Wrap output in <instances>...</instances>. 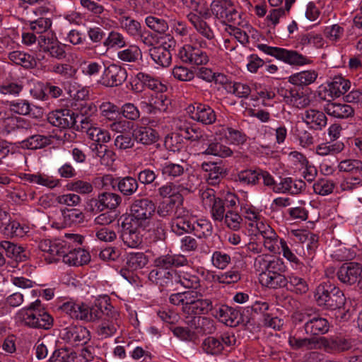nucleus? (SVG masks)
<instances>
[{
	"label": "nucleus",
	"mask_w": 362,
	"mask_h": 362,
	"mask_svg": "<svg viewBox=\"0 0 362 362\" xmlns=\"http://www.w3.org/2000/svg\"><path fill=\"white\" fill-rule=\"evenodd\" d=\"M39 249L47 253L45 259L49 263L62 260L69 266H81L90 259L89 253L81 247H74L71 243L64 240H42L39 243Z\"/></svg>",
	"instance_id": "nucleus-1"
},
{
	"label": "nucleus",
	"mask_w": 362,
	"mask_h": 362,
	"mask_svg": "<svg viewBox=\"0 0 362 362\" xmlns=\"http://www.w3.org/2000/svg\"><path fill=\"white\" fill-rule=\"evenodd\" d=\"M314 297L317 305L327 310H340L346 303L342 291L331 284H320L315 289Z\"/></svg>",
	"instance_id": "nucleus-2"
},
{
	"label": "nucleus",
	"mask_w": 362,
	"mask_h": 362,
	"mask_svg": "<svg viewBox=\"0 0 362 362\" xmlns=\"http://www.w3.org/2000/svg\"><path fill=\"white\" fill-rule=\"evenodd\" d=\"M203 301L206 302L204 307L200 312H194L193 314H187L185 317L189 327L193 329L192 332L197 334L204 335L213 333L215 329L214 321L207 317L202 316L208 314L213 310V302L209 298H204Z\"/></svg>",
	"instance_id": "nucleus-3"
},
{
	"label": "nucleus",
	"mask_w": 362,
	"mask_h": 362,
	"mask_svg": "<svg viewBox=\"0 0 362 362\" xmlns=\"http://www.w3.org/2000/svg\"><path fill=\"white\" fill-rule=\"evenodd\" d=\"M202 294L200 292L189 291L173 293L169 298L170 303L181 306V310L185 316L187 314H193L194 312H200L206 305V302L203 301Z\"/></svg>",
	"instance_id": "nucleus-4"
},
{
	"label": "nucleus",
	"mask_w": 362,
	"mask_h": 362,
	"mask_svg": "<svg viewBox=\"0 0 362 362\" xmlns=\"http://www.w3.org/2000/svg\"><path fill=\"white\" fill-rule=\"evenodd\" d=\"M286 267L281 259L272 257L267 271L259 274L260 283L271 288L284 287L288 284L287 278L283 275Z\"/></svg>",
	"instance_id": "nucleus-5"
},
{
	"label": "nucleus",
	"mask_w": 362,
	"mask_h": 362,
	"mask_svg": "<svg viewBox=\"0 0 362 362\" xmlns=\"http://www.w3.org/2000/svg\"><path fill=\"white\" fill-rule=\"evenodd\" d=\"M257 47L264 53L293 66L310 64L312 61L296 50L271 47L266 44H258Z\"/></svg>",
	"instance_id": "nucleus-6"
},
{
	"label": "nucleus",
	"mask_w": 362,
	"mask_h": 362,
	"mask_svg": "<svg viewBox=\"0 0 362 362\" xmlns=\"http://www.w3.org/2000/svg\"><path fill=\"white\" fill-rule=\"evenodd\" d=\"M156 209V204L148 198L136 199L130 206L131 221L138 227H146Z\"/></svg>",
	"instance_id": "nucleus-7"
},
{
	"label": "nucleus",
	"mask_w": 362,
	"mask_h": 362,
	"mask_svg": "<svg viewBox=\"0 0 362 362\" xmlns=\"http://www.w3.org/2000/svg\"><path fill=\"white\" fill-rule=\"evenodd\" d=\"M59 322V336L65 342L72 346H82L90 341V332L85 327L74 323L67 325L62 319Z\"/></svg>",
	"instance_id": "nucleus-8"
},
{
	"label": "nucleus",
	"mask_w": 362,
	"mask_h": 362,
	"mask_svg": "<svg viewBox=\"0 0 362 362\" xmlns=\"http://www.w3.org/2000/svg\"><path fill=\"white\" fill-rule=\"evenodd\" d=\"M185 166L173 163L171 162L165 163L161 168L163 176L170 180L178 182L177 189L178 192L188 191L189 192L193 185L189 182V175L187 173V168Z\"/></svg>",
	"instance_id": "nucleus-9"
},
{
	"label": "nucleus",
	"mask_w": 362,
	"mask_h": 362,
	"mask_svg": "<svg viewBox=\"0 0 362 362\" xmlns=\"http://www.w3.org/2000/svg\"><path fill=\"white\" fill-rule=\"evenodd\" d=\"M211 11L214 17L223 23L240 25V15L231 0H214Z\"/></svg>",
	"instance_id": "nucleus-10"
},
{
	"label": "nucleus",
	"mask_w": 362,
	"mask_h": 362,
	"mask_svg": "<svg viewBox=\"0 0 362 362\" xmlns=\"http://www.w3.org/2000/svg\"><path fill=\"white\" fill-rule=\"evenodd\" d=\"M38 45L40 49L51 57L59 60L66 57L64 46L60 43L54 33L38 36Z\"/></svg>",
	"instance_id": "nucleus-11"
},
{
	"label": "nucleus",
	"mask_w": 362,
	"mask_h": 362,
	"mask_svg": "<svg viewBox=\"0 0 362 362\" xmlns=\"http://www.w3.org/2000/svg\"><path fill=\"white\" fill-rule=\"evenodd\" d=\"M122 197L115 192L99 193L95 198L89 200L88 205L90 210L95 212H101L106 209L114 210L122 203Z\"/></svg>",
	"instance_id": "nucleus-12"
},
{
	"label": "nucleus",
	"mask_w": 362,
	"mask_h": 362,
	"mask_svg": "<svg viewBox=\"0 0 362 362\" xmlns=\"http://www.w3.org/2000/svg\"><path fill=\"white\" fill-rule=\"evenodd\" d=\"M127 73L124 68L115 64L105 67L100 83L105 87L120 86L126 81Z\"/></svg>",
	"instance_id": "nucleus-13"
},
{
	"label": "nucleus",
	"mask_w": 362,
	"mask_h": 362,
	"mask_svg": "<svg viewBox=\"0 0 362 362\" xmlns=\"http://www.w3.org/2000/svg\"><path fill=\"white\" fill-rule=\"evenodd\" d=\"M47 121L52 126L59 129L74 127L77 123V117L69 109H60L52 111L48 114Z\"/></svg>",
	"instance_id": "nucleus-14"
},
{
	"label": "nucleus",
	"mask_w": 362,
	"mask_h": 362,
	"mask_svg": "<svg viewBox=\"0 0 362 362\" xmlns=\"http://www.w3.org/2000/svg\"><path fill=\"white\" fill-rule=\"evenodd\" d=\"M187 112L191 119L203 124H212L216 120L214 110L208 105L194 103L189 105Z\"/></svg>",
	"instance_id": "nucleus-15"
},
{
	"label": "nucleus",
	"mask_w": 362,
	"mask_h": 362,
	"mask_svg": "<svg viewBox=\"0 0 362 362\" xmlns=\"http://www.w3.org/2000/svg\"><path fill=\"white\" fill-rule=\"evenodd\" d=\"M120 315L115 310L105 317L97 327V334L101 339L113 336L120 327Z\"/></svg>",
	"instance_id": "nucleus-16"
},
{
	"label": "nucleus",
	"mask_w": 362,
	"mask_h": 362,
	"mask_svg": "<svg viewBox=\"0 0 362 362\" xmlns=\"http://www.w3.org/2000/svg\"><path fill=\"white\" fill-rule=\"evenodd\" d=\"M211 315L228 326L233 327L239 323L240 311L226 305H213Z\"/></svg>",
	"instance_id": "nucleus-17"
},
{
	"label": "nucleus",
	"mask_w": 362,
	"mask_h": 362,
	"mask_svg": "<svg viewBox=\"0 0 362 362\" xmlns=\"http://www.w3.org/2000/svg\"><path fill=\"white\" fill-rule=\"evenodd\" d=\"M179 274L175 269H153L148 279L161 287H173L177 284Z\"/></svg>",
	"instance_id": "nucleus-18"
},
{
	"label": "nucleus",
	"mask_w": 362,
	"mask_h": 362,
	"mask_svg": "<svg viewBox=\"0 0 362 362\" xmlns=\"http://www.w3.org/2000/svg\"><path fill=\"white\" fill-rule=\"evenodd\" d=\"M361 272V264L351 262L343 264L338 269L337 276L342 284L352 286L357 284Z\"/></svg>",
	"instance_id": "nucleus-19"
},
{
	"label": "nucleus",
	"mask_w": 362,
	"mask_h": 362,
	"mask_svg": "<svg viewBox=\"0 0 362 362\" xmlns=\"http://www.w3.org/2000/svg\"><path fill=\"white\" fill-rule=\"evenodd\" d=\"M179 56L182 62L194 65H203L209 62V57L205 52L189 45L181 48Z\"/></svg>",
	"instance_id": "nucleus-20"
},
{
	"label": "nucleus",
	"mask_w": 362,
	"mask_h": 362,
	"mask_svg": "<svg viewBox=\"0 0 362 362\" xmlns=\"http://www.w3.org/2000/svg\"><path fill=\"white\" fill-rule=\"evenodd\" d=\"M176 129L182 138L191 141L204 143L208 141L209 136L203 130L185 122L178 121L176 124Z\"/></svg>",
	"instance_id": "nucleus-21"
},
{
	"label": "nucleus",
	"mask_w": 362,
	"mask_h": 362,
	"mask_svg": "<svg viewBox=\"0 0 362 362\" xmlns=\"http://www.w3.org/2000/svg\"><path fill=\"white\" fill-rule=\"evenodd\" d=\"M329 321L320 315H312L310 320L303 325L305 334L310 336L323 335L329 330Z\"/></svg>",
	"instance_id": "nucleus-22"
},
{
	"label": "nucleus",
	"mask_w": 362,
	"mask_h": 362,
	"mask_svg": "<svg viewBox=\"0 0 362 362\" xmlns=\"http://www.w3.org/2000/svg\"><path fill=\"white\" fill-rule=\"evenodd\" d=\"M116 309L109 303L107 298L97 299L90 307L88 306V320L86 322H94L99 319L101 320Z\"/></svg>",
	"instance_id": "nucleus-23"
},
{
	"label": "nucleus",
	"mask_w": 362,
	"mask_h": 362,
	"mask_svg": "<svg viewBox=\"0 0 362 362\" xmlns=\"http://www.w3.org/2000/svg\"><path fill=\"white\" fill-rule=\"evenodd\" d=\"M138 226L132 221L122 222L121 238L123 243L129 247H137L142 243V237L137 229Z\"/></svg>",
	"instance_id": "nucleus-24"
},
{
	"label": "nucleus",
	"mask_w": 362,
	"mask_h": 362,
	"mask_svg": "<svg viewBox=\"0 0 362 362\" xmlns=\"http://www.w3.org/2000/svg\"><path fill=\"white\" fill-rule=\"evenodd\" d=\"M187 264V259L184 255H174L169 252L161 255L153 261L154 269H173V267L185 266Z\"/></svg>",
	"instance_id": "nucleus-25"
},
{
	"label": "nucleus",
	"mask_w": 362,
	"mask_h": 362,
	"mask_svg": "<svg viewBox=\"0 0 362 362\" xmlns=\"http://www.w3.org/2000/svg\"><path fill=\"white\" fill-rule=\"evenodd\" d=\"M321 348L329 354L341 353L352 349L351 341L344 337H321Z\"/></svg>",
	"instance_id": "nucleus-26"
},
{
	"label": "nucleus",
	"mask_w": 362,
	"mask_h": 362,
	"mask_svg": "<svg viewBox=\"0 0 362 362\" xmlns=\"http://www.w3.org/2000/svg\"><path fill=\"white\" fill-rule=\"evenodd\" d=\"M59 309L72 319L82 321L88 320V305L83 303L66 301L60 305Z\"/></svg>",
	"instance_id": "nucleus-27"
},
{
	"label": "nucleus",
	"mask_w": 362,
	"mask_h": 362,
	"mask_svg": "<svg viewBox=\"0 0 362 362\" xmlns=\"http://www.w3.org/2000/svg\"><path fill=\"white\" fill-rule=\"evenodd\" d=\"M0 249L4 251L8 258L16 262H24L28 257L23 247L8 240L0 241Z\"/></svg>",
	"instance_id": "nucleus-28"
},
{
	"label": "nucleus",
	"mask_w": 362,
	"mask_h": 362,
	"mask_svg": "<svg viewBox=\"0 0 362 362\" xmlns=\"http://www.w3.org/2000/svg\"><path fill=\"white\" fill-rule=\"evenodd\" d=\"M303 120L315 130H322L327 125V118L324 112L308 109L303 114Z\"/></svg>",
	"instance_id": "nucleus-29"
},
{
	"label": "nucleus",
	"mask_w": 362,
	"mask_h": 362,
	"mask_svg": "<svg viewBox=\"0 0 362 362\" xmlns=\"http://www.w3.org/2000/svg\"><path fill=\"white\" fill-rule=\"evenodd\" d=\"M324 110L330 116L336 118L345 119L354 115V108L346 103L328 102Z\"/></svg>",
	"instance_id": "nucleus-30"
},
{
	"label": "nucleus",
	"mask_w": 362,
	"mask_h": 362,
	"mask_svg": "<svg viewBox=\"0 0 362 362\" xmlns=\"http://www.w3.org/2000/svg\"><path fill=\"white\" fill-rule=\"evenodd\" d=\"M288 344L293 349L313 350L321 349V337H305L300 338L296 336H290Z\"/></svg>",
	"instance_id": "nucleus-31"
},
{
	"label": "nucleus",
	"mask_w": 362,
	"mask_h": 362,
	"mask_svg": "<svg viewBox=\"0 0 362 362\" xmlns=\"http://www.w3.org/2000/svg\"><path fill=\"white\" fill-rule=\"evenodd\" d=\"M350 86L351 83L349 80L341 76H335L328 84V88L326 90L331 98H339L348 91Z\"/></svg>",
	"instance_id": "nucleus-32"
},
{
	"label": "nucleus",
	"mask_w": 362,
	"mask_h": 362,
	"mask_svg": "<svg viewBox=\"0 0 362 362\" xmlns=\"http://www.w3.org/2000/svg\"><path fill=\"white\" fill-rule=\"evenodd\" d=\"M134 139L144 145H151L156 142L158 134L156 130L151 127H140L133 132Z\"/></svg>",
	"instance_id": "nucleus-33"
},
{
	"label": "nucleus",
	"mask_w": 362,
	"mask_h": 362,
	"mask_svg": "<svg viewBox=\"0 0 362 362\" xmlns=\"http://www.w3.org/2000/svg\"><path fill=\"white\" fill-rule=\"evenodd\" d=\"M202 169L208 173L207 180L209 183L212 185L219 183L221 178L226 174V170L216 163L204 162L202 164Z\"/></svg>",
	"instance_id": "nucleus-34"
},
{
	"label": "nucleus",
	"mask_w": 362,
	"mask_h": 362,
	"mask_svg": "<svg viewBox=\"0 0 362 362\" xmlns=\"http://www.w3.org/2000/svg\"><path fill=\"white\" fill-rule=\"evenodd\" d=\"M8 59L13 64L23 66L24 69H33L37 66L34 57L22 51H13L9 52Z\"/></svg>",
	"instance_id": "nucleus-35"
},
{
	"label": "nucleus",
	"mask_w": 362,
	"mask_h": 362,
	"mask_svg": "<svg viewBox=\"0 0 362 362\" xmlns=\"http://www.w3.org/2000/svg\"><path fill=\"white\" fill-rule=\"evenodd\" d=\"M149 54L155 63L163 67L168 66L171 63L172 54L163 45L151 47Z\"/></svg>",
	"instance_id": "nucleus-36"
},
{
	"label": "nucleus",
	"mask_w": 362,
	"mask_h": 362,
	"mask_svg": "<svg viewBox=\"0 0 362 362\" xmlns=\"http://www.w3.org/2000/svg\"><path fill=\"white\" fill-rule=\"evenodd\" d=\"M318 74L315 70H306L292 74L288 81L298 86H306L315 81Z\"/></svg>",
	"instance_id": "nucleus-37"
},
{
	"label": "nucleus",
	"mask_w": 362,
	"mask_h": 362,
	"mask_svg": "<svg viewBox=\"0 0 362 362\" xmlns=\"http://www.w3.org/2000/svg\"><path fill=\"white\" fill-rule=\"evenodd\" d=\"M50 143L51 140L49 136L35 134L22 141L21 145L23 148L35 150L42 148L49 145Z\"/></svg>",
	"instance_id": "nucleus-38"
},
{
	"label": "nucleus",
	"mask_w": 362,
	"mask_h": 362,
	"mask_svg": "<svg viewBox=\"0 0 362 362\" xmlns=\"http://www.w3.org/2000/svg\"><path fill=\"white\" fill-rule=\"evenodd\" d=\"M117 185L118 190L124 197H130L133 195L138 189L139 184L136 179L127 176L117 180Z\"/></svg>",
	"instance_id": "nucleus-39"
},
{
	"label": "nucleus",
	"mask_w": 362,
	"mask_h": 362,
	"mask_svg": "<svg viewBox=\"0 0 362 362\" xmlns=\"http://www.w3.org/2000/svg\"><path fill=\"white\" fill-rule=\"evenodd\" d=\"M117 56L123 62L134 63L141 58L142 52L138 46L132 45L126 49L119 51Z\"/></svg>",
	"instance_id": "nucleus-40"
},
{
	"label": "nucleus",
	"mask_w": 362,
	"mask_h": 362,
	"mask_svg": "<svg viewBox=\"0 0 362 362\" xmlns=\"http://www.w3.org/2000/svg\"><path fill=\"white\" fill-rule=\"evenodd\" d=\"M22 180L29 182L30 183H35L40 185L49 188L55 187L59 182L50 177L42 174H30L25 173L21 177Z\"/></svg>",
	"instance_id": "nucleus-41"
},
{
	"label": "nucleus",
	"mask_w": 362,
	"mask_h": 362,
	"mask_svg": "<svg viewBox=\"0 0 362 362\" xmlns=\"http://www.w3.org/2000/svg\"><path fill=\"white\" fill-rule=\"evenodd\" d=\"M177 196L180 194H173L168 200L161 202L156 208L157 214L163 218L173 215L177 203Z\"/></svg>",
	"instance_id": "nucleus-42"
},
{
	"label": "nucleus",
	"mask_w": 362,
	"mask_h": 362,
	"mask_svg": "<svg viewBox=\"0 0 362 362\" xmlns=\"http://www.w3.org/2000/svg\"><path fill=\"white\" fill-rule=\"evenodd\" d=\"M92 151L103 165H111L115 160V153L104 144L95 145Z\"/></svg>",
	"instance_id": "nucleus-43"
},
{
	"label": "nucleus",
	"mask_w": 362,
	"mask_h": 362,
	"mask_svg": "<svg viewBox=\"0 0 362 362\" xmlns=\"http://www.w3.org/2000/svg\"><path fill=\"white\" fill-rule=\"evenodd\" d=\"M188 21L193 25L197 32L202 36L209 40H212L215 37V34L212 30L208 21H203L199 18L194 17V18L188 19Z\"/></svg>",
	"instance_id": "nucleus-44"
},
{
	"label": "nucleus",
	"mask_w": 362,
	"mask_h": 362,
	"mask_svg": "<svg viewBox=\"0 0 362 362\" xmlns=\"http://www.w3.org/2000/svg\"><path fill=\"white\" fill-rule=\"evenodd\" d=\"M233 151L230 148L216 141H211L207 145V148L202 151L204 155H212L221 158L231 156Z\"/></svg>",
	"instance_id": "nucleus-45"
},
{
	"label": "nucleus",
	"mask_w": 362,
	"mask_h": 362,
	"mask_svg": "<svg viewBox=\"0 0 362 362\" xmlns=\"http://www.w3.org/2000/svg\"><path fill=\"white\" fill-rule=\"evenodd\" d=\"M213 231V227L210 221L206 219L192 220V232L198 238H206L210 236Z\"/></svg>",
	"instance_id": "nucleus-46"
},
{
	"label": "nucleus",
	"mask_w": 362,
	"mask_h": 362,
	"mask_svg": "<svg viewBox=\"0 0 362 362\" xmlns=\"http://www.w3.org/2000/svg\"><path fill=\"white\" fill-rule=\"evenodd\" d=\"M145 23L151 30L159 34L165 33L169 28L167 21L159 16H148L146 18Z\"/></svg>",
	"instance_id": "nucleus-47"
},
{
	"label": "nucleus",
	"mask_w": 362,
	"mask_h": 362,
	"mask_svg": "<svg viewBox=\"0 0 362 362\" xmlns=\"http://www.w3.org/2000/svg\"><path fill=\"white\" fill-rule=\"evenodd\" d=\"M103 44L107 49H109L124 47L127 42L122 34L112 30L109 33L108 36L105 39Z\"/></svg>",
	"instance_id": "nucleus-48"
},
{
	"label": "nucleus",
	"mask_w": 362,
	"mask_h": 362,
	"mask_svg": "<svg viewBox=\"0 0 362 362\" xmlns=\"http://www.w3.org/2000/svg\"><path fill=\"white\" fill-rule=\"evenodd\" d=\"M61 211L63 216L64 223L67 226L81 223L83 221L84 215L83 212L78 209L65 208L62 209Z\"/></svg>",
	"instance_id": "nucleus-49"
},
{
	"label": "nucleus",
	"mask_w": 362,
	"mask_h": 362,
	"mask_svg": "<svg viewBox=\"0 0 362 362\" xmlns=\"http://www.w3.org/2000/svg\"><path fill=\"white\" fill-rule=\"evenodd\" d=\"M151 233L155 236V240H164L165 238V223L158 219H150L146 227H141Z\"/></svg>",
	"instance_id": "nucleus-50"
},
{
	"label": "nucleus",
	"mask_w": 362,
	"mask_h": 362,
	"mask_svg": "<svg viewBox=\"0 0 362 362\" xmlns=\"http://www.w3.org/2000/svg\"><path fill=\"white\" fill-rule=\"evenodd\" d=\"M204 351L208 354L218 355L223 349V345L220 339L214 337L206 338L202 344Z\"/></svg>",
	"instance_id": "nucleus-51"
},
{
	"label": "nucleus",
	"mask_w": 362,
	"mask_h": 362,
	"mask_svg": "<svg viewBox=\"0 0 362 362\" xmlns=\"http://www.w3.org/2000/svg\"><path fill=\"white\" fill-rule=\"evenodd\" d=\"M148 259L143 252L129 253L127 258V266L130 270H137L144 267Z\"/></svg>",
	"instance_id": "nucleus-52"
},
{
	"label": "nucleus",
	"mask_w": 362,
	"mask_h": 362,
	"mask_svg": "<svg viewBox=\"0 0 362 362\" xmlns=\"http://www.w3.org/2000/svg\"><path fill=\"white\" fill-rule=\"evenodd\" d=\"M35 313L36 310L22 308L16 313V319L21 324L30 328H33L37 325V321H35Z\"/></svg>",
	"instance_id": "nucleus-53"
},
{
	"label": "nucleus",
	"mask_w": 362,
	"mask_h": 362,
	"mask_svg": "<svg viewBox=\"0 0 362 362\" xmlns=\"http://www.w3.org/2000/svg\"><path fill=\"white\" fill-rule=\"evenodd\" d=\"M27 232L28 227L25 226H22L19 222L16 221H11L10 216H8V221L3 229V233L4 235L12 237H22Z\"/></svg>",
	"instance_id": "nucleus-54"
},
{
	"label": "nucleus",
	"mask_w": 362,
	"mask_h": 362,
	"mask_svg": "<svg viewBox=\"0 0 362 362\" xmlns=\"http://www.w3.org/2000/svg\"><path fill=\"white\" fill-rule=\"evenodd\" d=\"M136 78L149 89L162 93L166 90V86L162 84L159 81L152 78L150 75L139 72L136 75Z\"/></svg>",
	"instance_id": "nucleus-55"
},
{
	"label": "nucleus",
	"mask_w": 362,
	"mask_h": 362,
	"mask_svg": "<svg viewBox=\"0 0 362 362\" xmlns=\"http://www.w3.org/2000/svg\"><path fill=\"white\" fill-rule=\"evenodd\" d=\"M207 209H210L211 218L214 221L222 222L226 213L224 200L218 198Z\"/></svg>",
	"instance_id": "nucleus-56"
},
{
	"label": "nucleus",
	"mask_w": 362,
	"mask_h": 362,
	"mask_svg": "<svg viewBox=\"0 0 362 362\" xmlns=\"http://www.w3.org/2000/svg\"><path fill=\"white\" fill-rule=\"evenodd\" d=\"M225 89L228 93L243 98H247L251 93L250 87L247 84L240 82L230 83L228 86H225Z\"/></svg>",
	"instance_id": "nucleus-57"
},
{
	"label": "nucleus",
	"mask_w": 362,
	"mask_h": 362,
	"mask_svg": "<svg viewBox=\"0 0 362 362\" xmlns=\"http://www.w3.org/2000/svg\"><path fill=\"white\" fill-rule=\"evenodd\" d=\"M267 227V229L260 230V235L263 238L264 246L268 250L275 252L278 243L277 235L274 230L269 226Z\"/></svg>",
	"instance_id": "nucleus-58"
},
{
	"label": "nucleus",
	"mask_w": 362,
	"mask_h": 362,
	"mask_svg": "<svg viewBox=\"0 0 362 362\" xmlns=\"http://www.w3.org/2000/svg\"><path fill=\"white\" fill-rule=\"evenodd\" d=\"M51 25L52 21L50 18H40L30 22V28L39 35H44L45 33H53L52 30H49Z\"/></svg>",
	"instance_id": "nucleus-59"
},
{
	"label": "nucleus",
	"mask_w": 362,
	"mask_h": 362,
	"mask_svg": "<svg viewBox=\"0 0 362 362\" xmlns=\"http://www.w3.org/2000/svg\"><path fill=\"white\" fill-rule=\"evenodd\" d=\"M287 280L288 284L286 286L296 293L303 294L308 291V285L303 279L296 276H290Z\"/></svg>",
	"instance_id": "nucleus-60"
},
{
	"label": "nucleus",
	"mask_w": 362,
	"mask_h": 362,
	"mask_svg": "<svg viewBox=\"0 0 362 362\" xmlns=\"http://www.w3.org/2000/svg\"><path fill=\"white\" fill-rule=\"evenodd\" d=\"M68 189L81 194H90L93 191V185L90 182L76 180L71 182L67 185Z\"/></svg>",
	"instance_id": "nucleus-61"
},
{
	"label": "nucleus",
	"mask_w": 362,
	"mask_h": 362,
	"mask_svg": "<svg viewBox=\"0 0 362 362\" xmlns=\"http://www.w3.org/2000/svg\"><path fill=\"white\" fill-rule=\"evenodd\" d=\"M223 221L230 229L238 230L241 227L243 218L238 212L228 209L226 211Z\"/></svg>",
	"instance_id": "nucleus-62"
},
{
	"label": "nucleus",
	"mask_w": 362,
	"mask_h": 362,
	"mask_svg": "<svg viewBox=\"0 0 362 362\" xmlns=\"http://www.w3.org/2000/svg\"><path fill=\"white\" fill-rule=\"evenodd\" d=\"M284 98L287 103H290L297 107H303L309 103V100L305 97L300 95L295 89L285 90Z\"/></svg>",
	"instance_id": "nucleus-63"
},
{
	"label": "nucleus",
	"mask_w": 362,
	"mask_h": 362,
	"mask_svg": "<svg viewBox=\"0 0 362 362\" xmlns=\"http://www.w3.org/2000/svg\"><path fill=\"white\" fill-rule=\"evenodd\" d=\"M314 192L320 195L326 196L332 193L335 184L332 180L320 179L313 185Z\"/></svg>",
	"instance_id": "nucleus-64"
}]
</instances>
